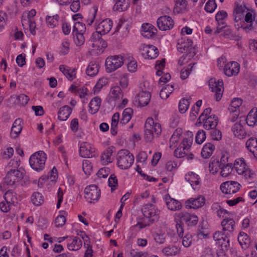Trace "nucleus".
<instances>
[{"mask_svg": "<svg viewBox=\"0 0 257 257\" xmlns=\"http://www.w3.org/2000/svg\"><path fill=\"white\" fill-rule=\"evenodd\" d=\"M236 28L238 30L241 28L245 33H249L257 30V18L255 11L254 10L249 9L244 18L239 23L234 24Z\"/></svg>", "mask_w": 257, "mask_h": 257, "instance_id": "1", "label": "nucleus"}, {"mask_svg": "<svg viewBox=\"0 0 257 257\" xmlns=\"http://www.w3.org/2000/svg\"><path fill=\"white\" fill-rule=\"evenodd\" d=\"M177 217L179 219L176 221V227L179 237H182L184 234L182 222H185L188 226H195L198 221L197 215L188 212H180Z\"/></svg>", "mask_w": 257, "mask_h": 257, "instance_id": "2", "label": "nucleus"}, {"mask_svg": "<svg viewBox=\"0 0 257 257\" xmlns=\"http://www.w3.org/2000/svg\"><path fill=\"white\" fill-rule=\"evenodd\" d=\"M161 126L160 123L155 122L152 117L147 118L145 124V138L147 142H151L154 138V134L157 136L161 134Z\"/></svg>", "mask_w": 257, "mask_h": 257, "instance_id": "3", "label": "nucleus"}, {"mask_svg": "<svg viewBox=\"0 0 257 257\" xmlns=\"http://www.w3.org/2000/svg\"><path fill=\"white\" fill-rule=\"evenodd\" d=\"M134 161V157L127 150H121L117 154V165L121 169H127Z\"/></svg>", "mask_w": 257, "mask_h": 257, "instance_id": "4", "label": "nucleus"}, {"mask_svg": "<svg viewBox=\"0 0 257 257\" xmlns=\"http://www.w3.org/2000/svg\"><path fill=\"white\" fill-rule=\"evenodd\" d=\"M46 159V155L44 152L38 151L31 156L29 163L34 170L40 172L44 169Z\"/></svg>", "mask_w": 257, "mask_h": 257, "instance_id": "5", "label": "nucleus"}, {"mask_svg": "<svg viewBox=\"0 0 257 257\" xmlns=\"http://www.w3.org/2000/svg\"><path fill=\"white\" fill-rule=\"evenodd\" d=\"M186 137L180 144V146L174 151V155L177 158H183L186 156L187 151L191 147L193 135L191 132L188 131L185 134Z\"/></svg>", "mask_w": 257, "mask_h": 257, "instance_id": "6", "label": "nucleus"}, {"mask_svg": "<svg viewBox=\"0 0 257 257\" xmlns=\"http://www.w3.org/2000/svg\"><path fill=\"white\" fill-rule=\"evenodd\" d=\"M142 212L148 221L153 223L159 220L160 211L152 204H147L142 208Z\"/></svg>", "mask_w": 257, "mask_h": 257, "instance_id": "7", "label": "nucleus"}, {"mask_svg": "<svg viewBox=\"0 0 257 257\" xmlns=\"http://www.w3.org/2000/svg\"><path fill=\"white\" fill-rule=\"evenodd\" d=\"M23 177V172L18 169H10L4 178V185L13 186Z\"/></svg>", "mask_w": 257, "mask_h": 257, "instance_id": "8", "label": "nucleus"}, {"mask_svg": "<svg viewBox=\"0 0 257 257\" xmlns=\"http://www.w3.org/2000/svg\"><path fill=\"white\" fill-rule=\"evenodd\" d=\"M122 57L119 56H111L106 58L105 66L106 71L112 72L119 68L123 64Z\"/></svg>", "mask_w": 257, "mask_h": 257, "instance_id": "9", "label": "nucleus"}, {"mask_svg": "<svg viewBox=\"0 0 257 257\" xmlns=\"http://www.w3.org/2000/svg\"><path fill=\"white\" fill-rule=\"evenodd\" d=\"M209 86L211 91L215 92L216 100L219 101L222 97L224 89L222 80L219 79L216 81L215 79L212 78L209 80Z\"/></svg>", "mask_w": 257, "mask_h": 257, "instance_id": "10", "label": "nucleus"}, {"mask_svg": "<svg viewBox=\"0 0 257 257\" xmlns=\"http://www.w3.org/2000/svg\"><path fill=\"white\" fill-rule=\"evenodd\" d=\"M85 198L89 202L97 201L100 196V189L95 185L86 187L84 190Z\"/></svg>", "mask_w": 257, "mask_h": 257, "instance_id": "11", "label": "nucleus"}, {"mask_svg": "<svg viewBox=\"0 0 257 257\" xmlns=\"http://www.w3.org/2000/svg\"><path fill=\"white\" fill-rule=\"evenodd\" d=\"M240 186L238 182L230 181L223 183L220 188L223 193L231 194L237 192L239 190Z\"/></svg>", "mask_w": 257, "mask_h": 257, "instance_id": "12", "label": "nucleus"}, {"mask_svg": "<svg viewBox=\"0 0 257 257\" xmlns=\"http://www.w3.org/2000/svg\"><path fill=\"white\" fill-rule=\"evenodd\" d=\"M157 26L161 31H166L172 29L174 27V22L171 17L163 16L157 20Z\"/></svg>", "mask_w": 257, "mask_h": 257, "instance_id": "13", "label": "nucleus"}, {"mask_svg": "<svg viewBox=\"0 0 257 257\" xmlns=\"http://www.w3.org/2000/svg\"><path fill=\"white\" fill-rule=\"evenodd\" d=\"M142 54L145 58L153 59L156 58L159 54L158 49L154 46H149L144 44L141 48Z\"/></svg>", "mask_w": 257, "mask_h": 257, "instance_id": "14", "label": "nucleus"}, {"mask_svg": "<svg viewBox=\"0 0 257 257\" xmlns=\"http://www.w3.org/2000/svg\"><path fill=\"white\" fill-rule=\"evenodd\" d=\"M245 4H237L233 11V19L235 24L239 23V21L243 20L244 14L248 10Z\"/></svg>", "mask_w": 257, "mask_h": 257, "instance_id": "15", "label": "nucleus"}, {"mask_svg": "<svg viewBox=\"0 0 257 257\" xmlns=\"http://www.w3.org/2000/svg\"><path fill=\"white\" fill-rule=\"evenodd\" d=\"M229 236V233H224L220 231H216L213 235V239L217 241V243L225 247L229 245V240L227 239Z\"/></svg>", "mask_w": 257, "mask_h": 257, "instance_id": "16", "label": "nucleus"}, {"mask_svg": "<svg viewBox=\"0 0 257 257\" xmlns=\"http://www.w3.org/2000/svg\"><path fill=\"white\" fill-rule=\"evenodd\" d=\"M205 202L204 196H199L196 198H191L186 201L187 208L197 209L202 207Z\"/></svg>", "mask_w": 257, "mask_h": 257, "instance_id": "17", "label": "nucleus"}, {"mask_svg": "<svg viewBox=\"0 0 257 257\" xmlns=\"http://www.w3.org/2000/svg\"><path fill=\"white\" fill-rule=\"evenodd\" d=\"M239 64L236 62H231L226 64L224 68V74L227 76L237 74L239 71Z\"/></svg>", "mask_w": 257, "mask_h": 257, "instance_id": "18", "label": "nucleus"}, {"mask_svg": "<svg viewBox=\"0 0 257 257\" xmlns=\"http://www.w3.org/2000/svg\"><path fill=\"white\" fill-rule=\"evenodd\" d=\"M157 30L152 25L146 23L142 25V35L143 37L149 39L154 37Z\"/></svg>", "mask_w": 257, "mask_h": 257, "instance_id": "19", "label": "nucleus"}, {"mask_svg": "<svg viewBox=\"0 0 257 257\" xmlns=\"http://www.w3.org/2000/svg\"><path fill=\"white\" fill-rule=\"evenodd\" d=\"M113 22L110 19H106L98 24L96 30L101 33V35H105L110 31Z\"/></svg>", "mask_w": 257, "mask_h": 257, "instance_id": "20", "label": "nucleus"}, {"mask_svg": "<svg viewBox=\"0 0 257 257\" xmlns=\"http://www.w3.org/2000/svg\"><path fill=\"white\" fill-rule=\"evenodd\" d=\"M90 144L87 142H82L81 143L79 147L80 156L83 158H91L92 157V153L93 152Z\"/></svg>", "mask_w": 257, "mask_h": 257, "instance_id": "21", "label": "nucleus"}, {"mask_svg": "<svg viewBox=\"0 0 257 257\" xmlns=\"http://www.w3.org/2000/svg\"><path fill=\"white\" fill-rule=\"evenodd\" d=\"M202 122H203V127L205 130H212L215 128L218 124V117L214 114L211 115L205 118L204 121H202Z\"/></svg>", "mask_w": 257, "mask_h": 257, "instance_id": "22", "label": "nucleus"}, {"mask_svg": "<svg viewBox=\"0 0 257 257\" xmlns=\"http://www.w3.org/2000/svg\"><path fill=\"white\" fill-rule=\"evenodd\" d=\"M231 131L234 136L239 139H243L246 136V133L240 122H236L232 127Z\"/></svg>", "mask_w": 257, "mask_h": 257, "instance_id": "23", "label": "nucleus"}, {"mask_svg": "<svg viewBox=\"0 0 257 257\" xmlns=\"http://www.w3.org/2000/svg\"><path fill=\"white\" fill-rule=\"evenodd\" d=\"M229 155L227 154H222L220 158V161L218 160H212L211 163H210L209 167L213 170V168H215V170L217 169V167L224 166L226 165L228 161Z\"/></svg>", "mask_w": 257, "mask_h": 257, "instance_id": "24", "label": "nucleus"}, {"mask_svg": "<svg viewBox=\"0 0 257 257\" xmlns=\"http://www.w3.org/2000/svg\"><path fill=\"white\" fill-rule=\"evenodd\" d=\"M221 225L222 227L223 231H227L228 233L230 234L234 230L235 221L232 218L225 217V218L221 221Z\"/></svg>", "mask_w": 257, "mask_h": 257, "instance_id": "25", "label": "nucleus"}, {"mask_svg": "<svg viewBox=\"0 0 257 257\" xmlns=\"http://www.w3.org/2000/svg\"><path fill=\"white\" fill-rule=\"evenodd\" d=\"M22 120L19 118L16 119L13 124L11 128V136L13 138H16L22 132L23 126L22 125Z\"/></svg>", "mask_w": 257, "mask_h": 257, "instance_id": "26", "label": "nucleus"}, {"mask_svg": "<svg viewBox=\"0 0 257 257\" xmlns=\"http://www.w3.org/2000/svg\"><path fill=\"white\" fill-rule=\"evenodd\" d=\"M185 179L190 184L193 189L198 188L197 186L200 183V178L198 175L193 172L188 173L185 175Z\"/></svg>", "mask_w": 257, "mask_h": 257, "instance_id": "27", "label": "nucleus"}, {"mask_svg": "<svg viewBox=\"0 0 257 257\" xmlns=\"http://www.w3.org/2000/svg\"><path fill=\"white\" fill-rule=\"evenodd\" d=\"M246 147L250 152L257 160V139L250 138L246 142Z\"/></svg>", "mask_w": 257, "mask_h": 257, "instance_id": "28", "label": "nucleus"}, {"mask_svg": "<svg viewBox=\"0 0 257 257\" xmlns=\"http://www.w3.org/2000/svg\"><path fill=\"white\" fill-rule=\"evenodd\" d=\"M246 122L248 125L253 126L257 125V108H253L246 117Z\"/></svg>", "mask_w": 257, "mask_h": 257, "instance_id": "29", "label": "nucleus"}, {"mask_svg": "<svg viewBox=\"0 0 257 257\" xmlns=\"http://www.w3.org/2000/svg\"><path fill=\"white\" fill-rule=\"evenodd\" d=\"M151 93L149 91H142L138 95V101L141 106L147 105L150 101Z\"/></svg>", "mask_w": 257, "mask_h": 257, "instance_id": "30", "label": "nucleus"}, {"mask_svg": "<svg viewBox=\"0 0 257 257\" xmlns=\"http://www.w3.org/2000/svg\"><path fill=\"white\" fill-rule=\"evenodd\" d=\"M234 168L239 175L244 173L246 169L248 168L245 163L244 159L242 158H239L235 161Z\"/></svg>", "mask_w": 257, "mask_h": 257, "instance_id": "31", "label": "nucleus"}, {"mask_svg": "<svg viewBox=\"0 0 257 257\" xmlns=\"http://www.w3.org/2000/svg\"><path fill=\"white\" fill-rule=\"evenodd\" d=\"M101 104V99L96 96L92 98L89 104V111L91 114H95L98 112Z\"/></svg>", "mask_w": 257, "mask_h": 257, "instance_id": "32", "label": "nucleus"}, {"mask_svg": "<svg viewBox=\"0 0 257 257\" xmlns=\"http://www.w3.org/2000/svg\"><path fill=\"white\" fill-rule=\"evenodd\" d=\"M72 112V109L68 105L60 108L58 112V118L60 120H66Z\"/></svg>", "mask_w": 257, "mask_h": 257, "instance_id": "33", "label": "nucleus"}, {"mask_svg": "<svg viewBox=\"0 0 257 257\" xmlns=\"http://www.w3.org/2000/svg\"><path fill=\"white\" fill-rule=\"evenodd\" d=\"M166 203L168 208L172 211L179 210L182 207L180 202L170 197L168 199H166Z\"/></svg>", "mask_w": 257, "mask_h": 257, "instance_id": "34", "label": "nucleus"}, {"mask_svg": "<svg viewBox=\"0 0 257 257\" xmlns=\"http://www.w3.org/2000/svg\"><path fill=\"white\" fill-rule=\"evenodd\" d=\"M215 149V146L211 143L206 144L203 147L201 152V156L204 158H208L212 154Z\"/></svg>", "mask_w": 257, "mask_h": 257, "instance_id": "35", "label": "nucleus"}, {"mask_svg": "<svg viewBox=\"0 0 257 257\" xmlns=\"http://www.w3.org/2000/svg\"><path fill=\"white\" fill-rule=\"evenodd\" d=\"M130 3L126 0H117L113 6L114 11L123 12L129 7Z\"/></svg>", "mask_w": 257, "mask_h": 257, "instance_id": "36", "label": "nucleus"}, {"mask_svg": "<svg viewBox=\"0 0 257 257\" xmlns=\"http://www.w3.org/2000/svg\"><path fill=\"white\" fill-rule=\"evenodd\" d=\"M99 68V64L95 62H91L88 65L86 70V74L90 76H94L98 72Z\"/></svg>", "mask_w": 257, "mask_h": 257, "instance_id": "37", "label": "nucleus"}, {"mask_svg": "<svg viewBox=\"0 0 257 257\" xmlns=\"http://www.w3.org/2000/svg\"><path fill=\"white\" fill-rule=\"evenodd\" d=\"M133 110L130 107H127L123 110L122 114V118L120 120V123L125 124L130 121L132 117Z\"/></svg>", "mask_w": 257, "mask_h": 257, "instance_id": "38", "label": "nucleus"}, {"mask_svg": "<svg viewBox=\"0 0 257 257\" xmlns=\"http://www.w3.org/2000/svg\"><path fill=\"white\" fill-rule=\"evenodd\" d=\"M59 70L70 80H73L76 77L75 69H66L65 66L61 65L59 66Z\"/></svg>", "mask_w": 257, "mask_h": 257, "instance_id": "39", "label": "nucleus"}, {"mask_svg": "<svg viewBox=\"0 0 257 257\" xmlns=\"http://www.w3.org/2000/svg\"><path fill=\"white\" fill-rule=\"evenodd\" d=\"M187 6L186 0H175V5L173 9L174 14H179L185 10Z\"/></svg>", "mask_w": 257, "mask_h": 257, "instance_id": "40", "label": "nucleus"}, {"mask_svg": "<svg viewBox=\"0 0 257 257\" xmlns=\"http://www.w3.org/2000/svg\"><path fill=\"white\" fill-rule=\"evenodd\" d=\"M238 241L242 248L246 247L250 243V239L247 234L243 232H240L238 236Z\"/></svg>", "mask_w": 257, "mask_h": 257, "instance_id": "41", "label": "nucleus"}, {"mask_svg": "<svg viewBox=\"0 0 257 257\" xmlns=\"http://www.w3.org/2000/svg\"><path fill=\"white\" fill-rule=\"evenodd\" d=\"M173 90V86L168 84L161 89L160 92V96L162 99H166L169 96Z\"/></svg>", "mask_w": 257, "mask_h": 257, "instance_id": "42", "label": "nucleus"}, {"mask_svg": "<svg viewBox=\"0 0 257 257\" xmlns=\"http://www.w3.org/2000/svg\"><path fill=\"white\" fill-rule=\"evenodd\" d=\"M68 248L70 250H77L79 249L81 245V240L77 237L73 238L71 242L68 243Z\"/></svg>", "mask_w": 257, "mask_h": 257, "instance_id": "43", "label": "nucleus"}, {"mask_svg": "<svg viewBox=\"0 0 257 257\" xmlns=\"http://www.w3.org/2000/svg\"><path fill=\"white\" fill-rule=\"evenodd\" d=\"M232 164V163H227L226 165L224 166L217 167V169H215V173L218 171V169L221 170L220 172V175L222 177H226L231 172Z\"/></svg>", "mask_w": 257, "mask_h": 257, "instance_id": "44", "label": "nucleus"}, {"mask_svg": "<svg viewBox=\"0 0 257 257\" xmlns=\"http://www.w3.org/2000/svg\"><path fill=\"white\" fill-rule=\"evenodd\" d=\"M59 17L58 15L53 17L47 16L46 18V21L47 26L50 28H54L58 25V19Z\"/></svg>", "mask_w": 257, "mask_h": 257, "instance_id": "45", "label": "nucleus"}, {"mask_svg": "<svg viewBox=\"0 0 257 257\" xmlns=\"http://www.w3.org/2000/svg\"><path fill=\"white\" fill-rule=\"evenodd\" d=\"M60 215H58L55 219V223L56 227H62L66 222L65 215H67V212L62 210L60 211Z\"/></svg>", "mask_w": 257, "mask_h": 257, "instance_id": "46", "label": "nucleus"}, {"mask_svg": "<svg viewBox=\"0 0 257 257\" xmlns=\"http://www.w3.org/2000/svg\"><path fill=\"white\" fill-rule=\"evenodd\" d=\"M191 97H189L188 99H182L179 104V110L181 113H185L188 109L190 105L189 100L191 99Z\"/></svg>", "mask_w": 257, "mask_h": 257, "instance_id": "47", "label": "nucleus"}, {"mask_svg": "<svg viewBox=\"0 0 257 257\" xmlns=\"http://www.w3.org/2000/svg\"><path fill=\"white\" fill-rule=\"evenodd\" d=\"M111 97L114 100L119 99L122 97L123 93L120 87L118 86H114L110 90Z\"/></svg>", "mask_w": 257, "mask_h": 257, "instance_id": "48", "label": "nucleus"}, {"mask_svg": "<svg viewBox=\"0 0 257 257\" xmlns=\"http://www.w3.org/2000/svg\"><path fill=\"white\" fill-rule=\"evenodd\" d=\"M31 201L35 205L39 206L43 202V197L41 193L35 192L32 195Z\"/></svg>", "mask_w": 257, "mask_h": 257, "instance_id": "49", "label": "nucleus"}, {"mask_svg": "<svg viewBox=\"0 0 257 257\" xmlns=\"http://www.w3.org/2000/svg\"><path fill=\"white\" fill-rule=\"evenodd\" d=\"M162 252L165 255L173 256L177 255L179 250L176 246H169L163 248Z\"/></svg>", "mask_w": 257, "mask_h": 257, "instance_id": "50", "label": "nucleus"}, {"mask_svg": "<svg viewBox=\"0 0 257 257\" xmlns=\"http://www.w3.org/2000/svg\"><path fill=\"white\" fill-rule=\"evenodd\" d=\"M86 31V27L84 24L80 22L75 23L73 26L72 33H82L84 34Z\"/></svg>", "mask_w": 257, "mask_h": 257, "instance_id": "51", "label": "nucleus"}, {"mask_svg": "<svg viewBox=\"0 0 257 257\" xmlns=\"http://www.w3.org/2000/svg\"><path fill=\"white\" fill-rule=\"evenodd\" d=\"M242 100L238 98H234L231 101L229 107V111H233L234 109H239V107L242 104Z\"/></svg>", "mask_w": 257, "mask_h": 257, "instance_id": "52", "label": "nucleus"}, {"mask_svg": "<svg viewBox=\"0 0 257 257\" xmlns=\"http://www.w3.org/2000/svg\"><path fill=\"white\" fill-rule=\"evenodd\" d=\"M74 41L78 46H82L85 42V38L82 33H72Z\"/></svg>", "mask_w": 257, "mask_h": 257, "instance_id": "53", "label": "nucleus"}, {"mask_svg": "<svg viewBox=\"0 0 257 257\" xmlns=\"http://www.w3.org/2000/svg\"><path fill=\"white\" fill-rule=\"evenodd\" d=\"M4 198L6 201L8 202H10L12 204H14L15 202V200L17 199V197L15 195V193L12 190H9L7 191L4 196Z\"/></svg>", "mask_w": 257, "mask_h": 257, "instance_id": "54", "label": "nucleus"}, {"mask_svg": "<svg viewBox=\"0 0 257 257\" xmlns=\"http://www.w3.org/2000/svg\"><path fill=\"white\" fill-rule=\"evenodd\" d=\"M107 82L108 80L106 78L100 79L93 88L94 93L96 94L98 93L102 87L106 85Z\"/></svg>", "mask_w": 257, "mask_h": 257, "instance_id": "55", "label": "nucleus"}, {"mask_svg": "<svg viewBox=\"0 0 257 257\" xmlns=\"http://www.w3.org/2000/svg\"><path fill=\"white\" fill-rule=\"evenodd\" d=\"M58 177V174H57V169L54 167L53 169L51 170L49 174L47 176H42L41 177V179L44 180V179H47V180H50L51 181H55L57 179Z\"/></svg>", "mask_w": 257, "mask_h": 257, "instance_id": "56", "label": "nucleus"}, {"mask_svg": "<svg viewBox=\"0 0 257 257\" xmlns=\"http://www.w3.org/2000/svg\"><path fill=\"white\" fill-rule=\"evenodd\" d=\"M217 7L215 0H208L205 6V10L210 13H213Z\"/></svg>", "mask_w": 257, "mask_h": 257, "instance_id": "57", "label": "nucleus"}, {"mask_svg": "<svg viewBox=\"0 0 257 257\" xmlns=\"http://www.w3.org/2000/svg\"><path fill=\"white\" fill-rule=\"evenodd\" d=\"M195 63L193 64V65L191 66V64H190L187 68H184L182 69L180 72L181 74V78L183 80L186 79L190 73V72L192 71L193 65H195Z\"/></svg>", "mask_w": 257, "mask_h": 257, "instance_id": "58", "label": "nucleus"}, {"mask_svg": "<svg viewBox=\"0 0 257 257\" xmlns=\"http://www.w3.org/2000/svg\"><path fill=\"white\" fill-rule=\"evenodd\" d=\"M82 169L86 175H89L92 171V166L88 160H84L82 164Z\"/></svg>", "mask_w": 257, "mask_h": 257, "instance_id": "59", "label": "nucleus"}, {"mask_svg": "<svg viewBox=\"0 0 257 257\" xmlns=\"http://www.w3.org/2000/svg\"><path fill=\"white\" fill-rule=\"evenodd\" d=\"M206 139V134L203 130L198 131L195 138V141L197 144H202Z\"/></svg>", "mask_w": 257, "mask_h": 257, "instance_id": "60", "label": "nucleus"}, {"mask_svg": "<svg viewBox=\"0 0 257 257\" xmlns=\"http://www.w3.org/2000/svg\"><path fill=\"white\" fill-rule=\"evenodd\" d=\"M211 112V108L210 107H208L205 108L203 112L201 114L200 116L199 117L197 122L199 123H201L202 121H204L205 118H207L209 114H210Z\"/></svg>", "mask_w": 257, "mask_h": 257, "instance_id": "61", "label": "nucleus"}, {"mask_svg": "<svg viewBox=\"0 0 257 257\" xmlns=\"http://www.w3.org/2000/svg\"><path fill=\"white\" fill-rule=\"evenodd\" d=\"M210 130V134L212 140L216 141H219L221 140L222 135L221 132L219 130H216L215 128H213L212 130Z\"/></svg>", "mask_w": 257, "mask_h": 257, "instance_id": "62", "label": "nucleus"}, {"mask_svg": "<svg viewBox=\"0 0 257 257\" xmlns=\"http://www.w3.org/2000/svg\"><path fill=\"white\" fill-rule=\"evenodd\" d=\"M108 185L111 187V190H114L117 186V179L114 174H111L108 180Z\"/></svg>", "mask_w": 257, "mask_h": 257, "instance_id": "63", "label": "nucleus"}, {"mask_svg": "<svg viewBox=\"0 0 257 257\" xmlns=\"http://www.w3.org/2000/svg\"><path fill=\"white\" fill-rule=\"evenodd\" d=\"M183 48H186V51L193 52L194 55L195 54V49L193 47V42L190 39H187L183 43Z\"/></svg>", "mask_w": 257, "mask_h": 257, "instance_id": "64", "label": "nucleus"}]
</instances>
